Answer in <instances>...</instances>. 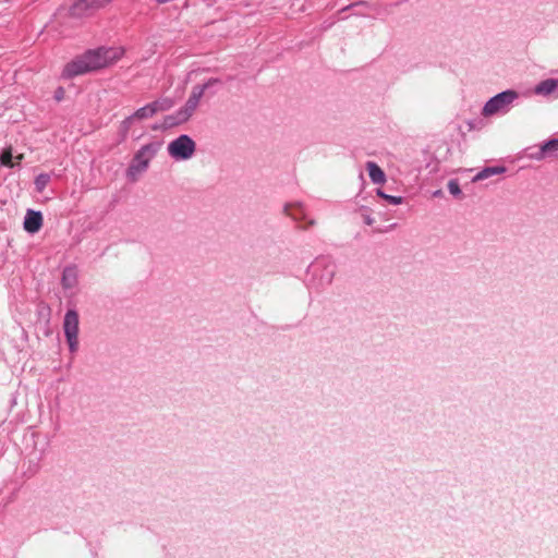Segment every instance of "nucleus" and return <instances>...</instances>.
Instances as JSON below:
<instances>
[{
	"instance_id": "1",
	"label": "nucleus",
	"mask_w": 558,
	"mask_h": 558,
	"mask_svg": "<svg viewBox=\"0 0 558 558\" xmlns=\"http://www.w3.org/2000/svg\"><path fill=\"white\" fill-rule=\"evenodd\" d=\"M121 46L99 47L90 49L65 64L62 71L64 78L83 75L116 64L124 56Z\"/></svg>"
},
{
	"instance_id": "2",
	"label": "nucleus",
	"mask_w": 558,
	"mask_h": 558,
	"mask_svg": "<svg viewBox=\"0 0 558 558\" xmlns=\"http://www.w3.org/2000/svg\"><path fill=\"white\" fill-rule=\"evenodd\" d=\"M187 82L195 83L191 96L185 106L172 114H168L162 120L165 128H174L186 122L196 109L199 99L209 85V76L206 70H193L187 74Z\"/></svg>"
},
{
	"instance_id": "3",
	"label": "nucleus",
	"mask_w": 558,
	"mask_h": 558,
	"mask_svg": "<svg viewBox=\"0 0 558 558\" xmlns=\"http://www.w3.org/2000/svg\"><path fill=\"white\" fill-rule=\"evenodd\" d=\"M162 142L154 141L143 145L134 155L128 170L126 177L131 181H136L149 167L150 161L160 150Z\"/></svg>"
},
{
	"instance_id": "4",
	"label": "nucleus",
	"mask_w": 558,
	"mask_h": 558,
	"mask_svg": "<svg viewBox=\"0 0 558 558\" xmlns=\"http://www.w3.org/2000/svg\"><path fill=\"white\" fill-rule=\"evenodd\" d=\"M335 265L327 258H317L307 269L308 282L319 289L329 286L335 276Z\"/></svg>"
},
{
	"instance_id": "5",
	"label": "nucleus",
	"mask_w": 558,
	"mask_h": 558,
	"mask_svg": "<svg viewBox=\"0 0 558 558\" xmlns=\"http://www.w3.org/2000/svg\"><path fill=\"white\" fill-rule=\"evenodd\" d=\"M519 94L515 90L508 89L492 97L483 107V116L490 117L509 111L511 105L517 100Z\"/></svg>"
},
{
	"instance_id": "6",
	"label": "nucleus",
	"mask_w": 558,
	"mask_h": 558,
	"mask_svg": "<svg viewBox=\"0 0 558 558\" xmlns=\"http://www.w3.org/2000/svg\"><path fill=\"white\" fill-rule=\"evenodd\" d=\"M196 149L195 142L189 135H180L168 144L169 156L175 161L189 160Z\"/></svg>"
},
{
	"instance_id": "7",
	"label": "nucleus",
	"mask_w": 558,
	"mask_h": 558,
	"mask_svg": "<svg viewBox=\"0 0 558 558\" xmlns=\"http://www.w3.org/2000/svg\"><path fill=\"white\" fill-rule=\"evenodd\" d=\"M63 331L69 350L74 353L78 349L80 318L75 310H69L63 319Z\"/></svg>"
},
{
	"instance_id": "8",
	"label": "nucleus",
	"mask_w": 558,
	"mask_h": 558,
	"mask_svg": "<svg viewBox=\"0 0 558 558\" xmlns=\"http://www.w3.org/2000/svg\"><path fill=\"white\" fill-rule=\"evenodd\" d=\"M155 116L154 108L151 107V104H147L144 107L138 108L135 110L131 116L126 117L120 124L119 133L122 136V138H126L130 129L132 125L136 122L150 119Z\"/></svg>"
},
{
	"instance_id": "9",
	"label": "nucleus",
	"mask_w": 558,
	"mask_h": 558,
	"mask_svg": "<svg viewBox=\"0 0 558 558\" xmlns=\"http://www.w3.org/2000/svg\"><path fill=\"white\" fill-rule=\"evenodd\" d=\"M111 0H77L73 5V13L76 15H88L105 7Z\"/></svg>"
},
{
	"instance_id": "10",
	"label": "nucleus",
	"mask_w": 558,
	"mask_h": 558,
	"mask_svg": "<svg viewBox=\"0 0 558 558\" xmlns=\"http://www.w3.org/2000/svg\"><path fill=\"white\" fill-rule=\"evenodd\" d=\"M24 229L29 233H36L43 226V216L39 211L28 209L24 218Z\"/></svg>"
},
{
	"instance_id": "11",
	"label": "nucleus",
	"mask_w": 558,
	"mask_h": 558,
	"mask_svg": "<svg viewBox=\"0 0 558 558\" xmlns=\"http://www.w3.org/2000/svg\"><path fill=\"white\" fill-rule=\"evenodd\" d=\"M557 154H558V140L554 138V140H549V141L543 143L541 145L539 149L537 150V153H535L533 155V158H535L537 160H542L547 157L556 156Z\"/></svg>"
},
{
	"instance_id": "12",
	"label": "nucleus",
	"mask_w": 558,
	"mask_h": 558,
	"mask_svg": "<svg viewBox=\"0 0 558 558\" xmlns=\"http://www.w3.org/2000/svg\"><path fill=\"white\" fill-rule=\"evenodd\" d=\"M78 282V271L75 266L65 267L62 274L61 283L66 290L73 289Z\"/></svg>"
},
{
	"instance_id": "13",
	"label": "nucleus",
	"mask_w": 558,
	"mask_h": 558,
	"mask_svg": "<svg viewBox=\"0 0 558 558\" xmlns=\"http://www.w3.org/2000/svg\"><path fill=\"white\" fill-rule=\"evenodd\" d=\"M555 92L558 94V80L555 78L544 80L534 87V93L541 96H549Z\"/></svg>"
},
{
	"instance_id": "14",
	"label": "nucleus",
	"mask_w": 558,
	"mask_h": 558,
	"mask_svg": "<svg viewBox=\"0 0 558 558\" xmlns=\"http://www.w3.org/2000/svg\"><path fill=\"white\" fill-rule=\"evenodd\" d=\"M366 169L373 183L384 184L386 182V174L377 163L368 161L366 163Z\"/></svg>"
},
{
	"instance_id": "15",
	"label": "nucleus",
	"mask_w": 558,
	"mask_h": 558,
	"mask_svg": "<svg viewBox=\"0 0 558 558\" xmlns=\"http://www.w3.org/2000/svg\"><path fill=\"white\" fill-rule=\"evenodd\" d=\"M22 159H23V155H19L15 157V161H13V154H12L11 147L3 149L0 155V163L4 167H9V168H13V167L17 166Z\"/></svg>"
},
{
	"instance_id": "16",
	"label": "nucleus",
	"mask_w": 558,
	"mask_h": 558,
	"mask_svg": "<svg viewBox=\"0 0 558 558\" xmlns=\"http://www.w3.org/2000/svg\"><path fill=\"white\" fill-rule=\"evenodd\" d=\"M150 104H151V107L154 108L155 114H157L158 112L168 111L174 105L173 100L168 97L159 98Z\"/></svg>"
},
{
	"instance_id": "17",
	"label": "nucleus",
	"mask_w": 558,
	"mask_h": 558,
	"mask_svg": "<svg viewBox=\"0 0 558 558\" xmlns=\"http://www.w3.org/2000/svg\"><path fill=\"white\" fill-rule=\"evenodd\" d=\"M505 171L504 168H499V167H488V168H485L483 169L482 171H480L473 179V181H482V180H485L492 175H495V174H499V173H502Z\"/></svg>"
},
{
	"instance_id": "18",
	"label": "nucleus",
	"mask_w": 558,
	"mask_h": 558,
	"mask_svg": "<svg viewBox=\"0 0 558 558\" xmlns=\"http://www.w3.org/2000/svg\"><path fill=\"white\" fill-rule=\"evenodd\" d=\"M50 182V175L48 173H40L35 179V189L37 192L41 193L48 183Z\"/></svg>"
},
{
	"instance_id": "19",
	"label": "nucleus",
	"mask_w": 558,
	"mask_h": 558,
	"mask_svg": "<svg viewBox=\"0 0 558 558\" xmlns=\"http://www.w3.org/2000/svg\"><path fill=\"white\" fill-rule=\"evenodd\" d=\"M286 211L289 216H291L293 219H300L301 216L304 215L303 208L301 205H289L286 207Z\"/></svg>"
},
{
	"instance_id": "20",
	"label": "nucleus",
	"mask_w": 558,
	"mask_h": 558,
	"mask_svg": "<svg viewBox=\"0 0 558 558\" xmlns=\"http://www.w3.org/2000/svg\"><path fill=\"white\" fill-rule=\"evenodd\" d=\"M377 195L392 205H400L403 202V198L401 196L388 195L381 190H377Z\"/></svg>"
},
{
	"instance_id": "21",
	"label": "nucleus",
	"mask_w": 558,
	"mask_h": 558,
	"mask_svg": "<svg viewBox=\"0 0 558 558\" xmlns=\"http://www.w3.org/2000/svg\"><path fill=\"white\" fill-rule=\"evenodd\" d=\"M448 190L454 196H458L461 194L460 185L456 180H450L448 182Z\"/></svg>"
},
{
	"instance_id": "22",
	"label": "nucleus",
	"mask_w": 558,
	"mask_h": 558,
	"mask_svg": "<svg viewBox=\"0 0 558 558\" xmlns=\"http://www.w3.org/2000/svg\"><path fill=\"white\" fill-rule=\"evenodd\" d=\"M364 221L368 226H371L374 222L373 218L369 215L364 216Z\"/></svg>"
},
{
	"instance_id": "23",
	"label": "nucleus",
	"mask_w": 558,
	"mask_h": 558,
	"mask_svg": "<svg viewBox=\"0 0 558 558\" xmlns=\"http://www.w3.org/2000/svg\"><path fill=\"white\" fill-rule=\"evenodd\" d=\"M37 471V464L29 471V475L34 474Z\"/></svg>"
}]
</instances>
